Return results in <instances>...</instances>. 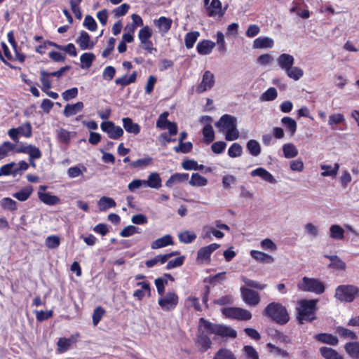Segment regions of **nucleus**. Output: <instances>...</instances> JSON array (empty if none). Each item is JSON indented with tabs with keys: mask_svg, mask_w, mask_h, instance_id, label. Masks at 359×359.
<instances>
[{
	"mask_svg": "<svg viewBox=\"0 0 359 359\" xmlns=\"http://www.w3.org/2000/svg\"><path fill=\"white\" fill-rule=\"evenodd\" d=\"M317 299H302L298 303V321L302 324L305 321H312L316 319V311L317 310Z\"/></svg>",
	"mask_w": 359,
	"mask_h": 359,
	"instance_id": "obj_1",
	"label": "nucleus"
},
{
	"mask_svg": "<svg viewBox=\"0 0 359 359\" xmlns=\"http://www.w3.org/2000/svg\"><path fill=\"white\" fill-rule=\"evenodd\" d=\"M200 327H203L211 334L220 336L222 337L236 338L237 332L235 330L232 329L230 326L214 324L204 318H200Z\"/></svg>",
	"mask_w": 359,
	"mask_h": 359,
	"instance_id": "obj_2",
	"label": "nucleus"
},
{
	"mask_svg": "<svg viewBox=\"0 0 359 359\" xmlns=\"http://www.w3.org/2000/svg\"><path fill=\"white\" fill-rule=\"evenodd\" d=\"M266 316L279 324H285L289 320L287 309L280 303L272 302L264 310Z\"/></svg>",
	"mask_w": 359,
	"mask_h": 359,
	"instance_id": "obj_3",
	"label": "nucleus"
},
{
	"mask_svg": "<svg viewBox=\"0 0 359 359\" xmlns=\"http://www.w3.org/2000/svg\"><path fill=\"white\" fill-rule=\"evenodd\" d=\"M358 297L359 287L354 285H340L335 289L334 297L339 302L351 303Z\"/></svg>",
	"mask_w": 359,
	"mask_h": 359,
	"instance_id": "obj_4",
	"label": "nucleus"
},
{
	"mask_svg": "<svg viewBox=\"0 0 359 359\" xmlns=\"http://www.w3.org/2000/svg\"><path fill=\"white\" fill-rule=\"evenodd\" d=\"M299 290L313 292L320 294L324 292L325 287L322 281L318 279L304 277L297 284Z\"/></svg>",
	"mask_w": 359,
	"mask_h": 359,
	"instance_id": "obj_5",
	"label": "nucleus"
},
{
	"mask_svg": "<svg viewBox=\"0 0 359 359\" xmlns=\"http://www.w3.org/2000/svg\"><path fill=\"white\" fill-rule=\"evenodd\" d=\"M222 313L227 318L239 320H248L252 318V313L248 310L239 307L224 308Z\"/></svg>",
	"mask_w": 359,
	"mask_h": 359,
	"instance_id": "obj_6",
	"label": "nucleus"
},
{
	"mask_svg": "<svg viewBox=\"0 0 359 359\" xmlns=\"http://www.w3.org/2000/svg\"><path fill=\"white\" fill-rule=\"evenodd\" d=\"M179 302V297L175 292H168L158 300V304L163 311L174 309Z\"/></svg>",
	"mask_w": 359,
	"mask_h": 359,
	"instance_id": "obj_7",
	"label": "nucleus"
},
{
	"mask_svg": "<svg viewBox=\"0 0 359 359\" xmlns=\"http://www.w3.org/2000/svg\"><path fill=\"white\" fill-rule=\"evenodd\" d=\"M152 36V30L149 26L143 27L138 33V38L140 41V46L151 53L153 50H156L154 48L153 43L150 40Z\"/></svg>",
	"mask_w": 359,
	"mask_h": 359,
	"instance_id": "obj_8",
	"label": "nucleus"
},
{
	"mask_svg": "<svg viewBox=\"0 0 359 359\" xmlns=\"http://www.w3.org/2000/svg\"><path fill=\"white\" fill-rule=\"evenodd\" d=\"M215 83L214 74L209 70L205 71L201 83L196 86V91L197 93H203L213 88Z\"/></svg>",
	"mask_w": 359,
	"mask_h": 359,
	"instance_id": "obj_9",
	"label": "nucleus"
},
{
	"mask_svg": "<svg viewBox=\"0 0 359 359\" xmlns=\"http://www.w3.org/2000/svg\"><path fill=\"white\" fill-rule=\"evenodd\" d=\"M220 245L212 243L200 248L197 252L196 261L199 264H208L210 261L212 253L217 250Z\"/></svg>",
	"mask_w": 359,
	"mask_h": 359,
	"instance_id": "obj_10",
	"label": "nucleus"
},
{
	"mask_svg": "<svg viewBox=\"0 0 359 359\" xmlns=\"http://www.w3.org/2000/svg\"><path fill=\"white\" fill-rule=\"evenodd\" d=\"M100 128L111 139L117 140L123 135V130L120 126H116L112 121L102 122Z\"/></svg>",
	"mask_w": 359,
	"mask_h": 359,
	"instance_id": "obj_11",
	"label": "nucleus"
},
{
	"mask_svg": "<svg viewBox=\"0 0 359 359\" xmlns=\"http://www.w3.org/2000/svg\"><path fill=\"white\" fill-rule=\"evenodd\" d=\"M241 294L243 302L249 306H257L260 302L259 294L257 292L247 287H241Z\"/></svg>",
	"mask_w": 359,
	"mask_h": 359,
	"instance_id": "obj_12",
	"label": "nucleus"
},
{
	"mask_svg": "<svg viewBox=\"0 0 359 359\" xmlns=\"http://www.w3.org/2000/svg\"><path fill=\"white\" fill-rule=\"evenodd\" d=\"M236 123L237 119L236 117L229 114H224L220 117L219 121H217L215 125L219 132L226 133Z\"/></svg>",
	"mask_w": 359,
	"mask_h": 359,
	"instance_id": "obj_13",
	"label": "nucleus"
},
{
	"mask_svg": "<svg viewBox=\"0 0 359 359\" xmlns=\"http://www.w3.org/2000/svg\"><path fill=\"white\" fill-rule=\"evenodd\" d=\"M76 43L83 50H92L95 46V42L91 40L90 35L86 31L81 32L79 36L76 39Z\"/></svg>",
	"mask_w": 359,
	"mask_h": 359,
	"instance_id": "obj_14",
	"label": "nucleus"
},
{
	"mask_svg": "<svg viewBox=\"0 0 359 359\" xmlns=\"http://www.w3.org/2000/svg\"><path fill=\"white\" fill-rule=\"evenodd\" d=\"M202 329L204 328L199 326L196 344L199 347L201 351L205 352L211 347L212 341L210 339L204 334Z\"/></svg>",
	"mask_w": 359,
	"mask_h": 359,
	"instance_id": "obj_15",
	"label": "nucleus"
},
{
	"mask_svg": "<svg viewBox=\"0 0 359 359\" xmlns=\"http://www.w3.org/2000/svg\"><path fill=\"white\" fill-rule=\"evenodd\" d=\"M279 67L285 72L294 64V57L288 53H282L276 59Z\"/></svg>",
	"mask_w": 359,
	"mask_h": 359,
	"instance_id": "obj_16",
	"label": "nucleus"
},
{
	"mask_svg": "<svg viewBox=\"0 0 359 359\" xmlns=\"http://www.w3.org/2000/svg\"><path fill=\"white\" fill-rule=\"evenodd\" d=\"M250 256L257 262L264 264H272L274 262V257L264 252L252 250L250 252Z\"/></svg>",
	"mask_w": 359,
	"mask_h": 359,
	"instance_id": "obj_17",
	"label": "nucleus"
},
{
	"mask_svg": "<svg viewBox=\"0 0 359 359\" xmlns=\"http://www.w3.org/2000/svg\"><path fill=\"white\" fill-rule=\"evenodd\" d=\"M79 334L72 335L69 338H60L57 341V351L60 353H63L69 350L71 346L77 341Z\"/></svg>",
	"mask_w": 359,
	"mask_h": 359,
	"instance_id": "obj_18",
	"label": "nucleus"
},
{
	"mask_svg": "<svg viewBox=\"0 0 359 359\" xmlns=\"http://www.w3.org/2000/svg\"><path fill=\"white\" fill-rule=\"evenodd\" d=\"M226 7L222 8L219 0H212L210 6H208V15L211 17H222L225 13Z\"/></svg>",
	"mask_w": 359,
	"mask_h": 359,
	"instance_id": "obj_19",
	"label": "nucleus"
},
{
	"mask_svg": "<svg viewBox=\"0 0 359 359\" xmlns=\"http://www.w3.org/2000/svg\"><path fill=\"white\" fill-rule=\"evenodd\" d=\"M177 254L178 252H173L165 255H158L154 257L153 259L147 260L145 262V264L148 268L154 267L158 264H165L171 257Z\"/></svg>",
	"mask_w": 359,
	"mask_h": 359,
	"instance_id": "obj_20",
	"label": "nucleus"
},
{
	"mask_svg": "<svg viewBox=\"0 0 359 359\" xmlns=\"http://www.w3.org/2000/svg\"><path fill=\"white\" fill-rule=\"evenodd\" d=\"M274 45L273 39L268 36H259L254 40L252 47L255 49L271 48Z\"/></svg>",
	"mask_w": 359,
	"mask_h": 359,
	"instance_id": "obj_21",
	"label": "nucleus"
},
{
	"mask_svg": "<svg viewBox=\"0 0 359 359\" xmlns=\"http://www.w3.org/2000/svg\"><path fill=\"white\" fill-rule=\"evenodd\" d=\"M250 175L252 177L259 176L263 180L271 184H276L277 182L273 175L263 168H258L252 170Z\"/></svg>",
	"mask_w": 359,
	"mask_h": 359,
	"instance_id": "obj_22",
	"label": "nucleus"
},
{
	"mask_svg": "<svg viewBox=\"0 0 359 359\" xmlns=\"http://www.w3.org/2000/svg\"><path fill=\"white\" fill-rule=\"evenodd\" d=\"M154 22L158 27L159 32L162 34H165L168 33L171 28L172 20L170 18L161 16L158 20H154Z\"/></svg>",
	"mask_w": 359,
	"mask_h": 359,
	"instance_id": "obj_23",
	"label": "nucleus"
},
{
	"mask_svg": "<svg viewBox=\"0 0 359 359\" xmlns=\"http://www.w3.org/2000/svg\"><path fill=\"white\" fill-rule=\"evenodd\" d=\"M144 186L151 189H158L162 186V180L158 172H151L147 180H144Z\"/></svg>",
	"mask_w": 359,
	"mask_h": 359,
	"instance_id": "obj_24",
	"label": "nucleus"
},
{
	"mask_svg": "<svg viewBox=\"0 0 359 359\" xmlns=\"http://www.w3.org/2000/svg\"><path fill=\"white\" fill-rule=\"evenodd\" d=\"M84 107L82 102H77L74 104H67L64 109L63 115L65 117H70L81 112Z\"/></svg>",
	"mask_w": 359,
	"mask_h": 359,
	"instance_id": "obj_25",
	"label": "nucleus"
},
{
	"mask_svg": "<svg viewBox=\"0 0 359 359\" xmlns=\"http://www.w3.org/2000/svg\"><path fill=\"white\" fill-rule=\"evenodd\" d=\"M173 245L172 237L170 234H166L161 238L154 241L151 244V249L156 250Z\"/></svg>",
	"mask_w": 359,
	"mask_h": 359,
	"instance_id": "obj_26",
	"label": "nucleus"
},
{
	"mask_svg": "<svg viewBox=\"0 0 359 359\" xmlns=\"http://www.w3.org/2000/svg\"><path fill=\"white\" fill-rule=\"evenodd\" d=\"M215 43L210 40H203L197 44L196 50L200 55H206L212 53Z\"/></svg>",
	"mask_w": 359,
	"mask_h": 359,
	"instance_id": "obj_27",
	"label": "nucleus"
},
{
	"mask_svg": "<svg viewBox=\"0 0 359 359\" xmlns=\"http://www.w3.org/2000/svg\"><path fill=\"white\" fill-rule=\"evenodd\" d=\"M38 197L41 201L48 205H54L60 203V199L57 196L51 195L45 191H38Z\"/></svg>",
	"mask_w": 359,
	"mask_h": 359,
	"instance_id": "obj_28",
	"label": "nucleus"
},
{
	"mask_svg": "<svg viewBox=\"0 0 359 359\" xmlns=\"http://www.w3.org/2000/svg\"><path fill=\"white\" fill-rule=\"evenodd\" d=\"M122 122L123 126L126 132L133 135H137L140 132V125L134 123L130 118H123Z\"/></svg>",
	"mask_w": 359,
	"mask_h": 359,
	"instance_id": "obj_29",
	"label": "nucleus"
},
{
	"mask_svg": "<svg viewBox=\"0 0 359 359\" xmlns=\"http://www.w3.org/2000/svg\"><path fill=\"white\" fill-rule=\"evenodd\" d=\"M137 286H140L141 289L137 290L133 293V297L138 300H141L145 295H150V285L148 282H139Z\"/></svg>",
	"mask_w": 359,
	"mask_h": 359,
	"instance_id": "obj_30",
	"label": "nucleus"
},
{
	"mask_svg": "<svg viewBox=\"0 0 359 359\" xmlns=\"http://www.w3.org/2000/svg\"><path fill=\"white\" fill-rule=\"evenodd\" d=\"M346 353L353 359H359V341L348 342L344 346Z\"/></svg>",
	"mask_w": 359,
	"mask_h": 359,
	"instance_id": "obj_31",
	"label": "nucleus"
},
{
	"mask_svg": "<svg viewBox=\"0 0 359 359\" xmlns=\"http://www.w3.org/2000/svg\"><path fill=\"white\" fill-rule=\"evenodd\" d=\"M116 205L115 201L107 196H102L97 201V207L101 212H105L109 208H114Z\"/></svg>",
	"mask_w": 359,
	"mask_h": 359,
	"instance_id": "obj_32",
	"label": "nucleus"
},
{
	"mask_svg": "<svg viewBox=\"0 0 359 359\" xmlns=\"http://www.w3.org/2000/svg\"><path fill=\"white\" fill-rule=\"evenodd\" d=\"M17 163L11 162L6 163L0 167V177L13 175L16 176L18 175Z\"/></svg>",
	"mask_w": 359,
	"mask_h": 359,
	"instance_id": "obj_33",
	"label": "nucleus"
},
{
	"mask_svg": "<svg viewBox=\"0 0 359 359\" xmlns=\"http://www.w3.org/2000/svg\"><path fill=\"white\" fill-rule=\"evenodd\" d=\"M314 338L322 343L333 346L337 345L339 342V340L336 336L327 333L316 334Z\"/></svg>",
	"mask_w": 359,
	"mask_h": 359,
	"instance_id": "obj_34",
	"label": "nucleus"
},
{
	"mask_svg": "<svg viewBox=\"0 0 359 359\" xmlns=\"http://www.w3.org/2000/svg\"><path fill=\"white\" fill-rule=\"evenodd\" d=\"M320 168L323 170L321 175L323 177H335L339 169V165L335 163L334 166L331 165H321Z\"/></svg>",
	"mask_w": 359,
	"mask_h": 359,
	"instance_id": "obj_35",
	"label": "nucleus"
},
{
	"mask_svg": "<svg viewBox=\"0 0 359 359\" xmlns=\"http://www.w3.org/2000/svg\"><path fill=\"white\" fill-rule=\"evenodd\" d=\"M304 233L311 240L316 239L318 237L320 231L318 227L313 223L308 222L304 226Z\"/></svg>",
	"mask_w": 359,
	"mask_h": 359,
	"instance_id": "obj_36",
	"label": "nucleus"
},
{
	"mask_svg": "<svg viewBox=\"0 0 359 359\" xmlns=\"http://www.w3.org/2000/svg\"><path fill=\"white\" fill-rule=\"evenodd\" d=\"M320 353L325 359H344L341 355L330 347H321Z\"/></svg>",
	"mask_w": 359,
	"mask_h": 359,
	"instance_id": "obj_37",
	"label": "nucleus"
},
{
	"mask_svg": "<svg viewBox=\"0 0 359 359\" xmlns=\"http://www.w3.org/2000/svg\"><path fill=\"white\" fill-rule=\"evenodd\" d=\"M32 192L33 188L32 186L29 185L23 187L19 191L13 194V196L20 201H25L29 198Z\"/></svg>",
	"mask_w": 359,
	"mask_h": 359,
	"instance_id": "obj_38",
	"label": "nucleus"
},
{
	"mask_svg": "<svg viewBox=\"0 0 359 359\" xmlns=\"http://www.w3.org/2000/svg\"><path fill=\"white\" fill-rule=\"evenodd\" d=\"M330 237L334 240H343L344 238V230L338 225L333 224L330 227Z\"/></svg>",
	"mask_w": 359,
	"mask_h": 359,
	"instance_id": "obj_39",
	"label": "nucleus"
},
{
	"mask_svg": "<svg viewBox=\"0 0 359 359\" xmlns=\"http://www.w3.org/2000/svg\"><path fill=\"white\" fill-rule=\"evenodd\" d=\"M281 123L285 126V129L290 133L291 135H294L296 133L297 125V122L289 116H284L281 119Z\"/></svg>",
	"mask_w": 359,
	"mask_h": 359,
	"instance_id": "obj_40",
	"label": "nucleus"
},
{
	"mask_svg": "<svg viewBox=\"0 0 359 359\" xmlns=\"http://www.w3.org/2000/svg\"><path fill=\"white\" fill-rule=\"evenodd\" d=\"M86 168L83 165H78L76 166L70 167L67 169V173L69 178L74 179L81 176L85 172H86Z\"/></svg>",
	"mask_w": 359,
	"mask_h": 359,
	"instance_id": "obj_41",
	"label": "nucleus"
},
{
	"mask_svg": "<svg viewBox=\"0 0 359 359\" xmlns=\"http://www.w3.org/2000/svg\"><path fill=\"white\" fill-rule=\"evenodd\" d=\"M95 59V55L93 53H84L80 56L81 67L82 69H88L91 67L93 62Z\"/></svg>",
	"mask_w": 359,
	"mask_h": 359,
	"instance_id": "obj_42",
	"label": "nucleus"
},
{
	"mask_svg": "<svg viewBox=\"0 0 359 359\" xmlns=\"http://www.w3.org/2000/svg\"><path fill=\"white\" fill-rule=\"evenodd\" d=\"M179 241L185 244L191 243L196 238V235L194 232L190 231H183L178 233Z\"/></svg>",
	"mask_w": 359,
	"mask_h": 359,
	"instance_id": "obj_43",
	"label": "nucleus"
},
{
	"mask_svg": "<svg viewBox=\"0 0 359 359\" xmlns=\"http://www.w3.org/2000/svg\"><path fill=\"white\" fill-rule=\"evenodd\" d=\"M50 76H51L50 73L46 72L45 70H41L40 72V81L42 83L41 90L43 91H46V90H50L52 87L51 81L50 79Z\"/></svg>",
	"mask_w": 359,
	"mask_h": 359,
	"instance_id": "obj_44",
	"label": "nucleus"
},
{
	"mask_svg": "<svg viewBox=\"0 0 359 359\" xmlns=\"http://www.w3.org/2000/svg\"><path fill=\"white\" fill-rule=\"evenodd\" d=\"M285 72L289 78L294 81L299 80L304 75V71L300 67H294L293 65L292 67L287 69Z\"/></svg>",
	"mask_w": 359,
	"mask_h": 359,
	"instance_id": "obj_45",
	"label": "nucleus"
},
{
	"mask_svg": "<svg viewBox=\"0 0 359 359\" xmlns=\"http://www.w3.org/2000/svg\"><path fill=\"white\" fill-rule=\"evenodd\" d=\"M284 156L287 158H294L298 155V150L292 143H287L283 146Z\"/></svg>",
	"mask_w": 359,
	"mask_h": 359,
	"instance_id": "obj_46",
	"label": "nucleus"
},
{
	"mask_svg": "<svg viewBox=\"0 0 359 359\" xmlns=\"http://www.w3.org/2000/svg\"><path fill=\"white\" fill-rule=\"evenodd\" d=\"M136 78H137V72H133V74L130 76H128L127 75H124L121 77L116 79L115 83L117 85H121L122 86H126L132 83H134L136 81Z\"/></svg>",
	"mask_w": 359,
	"mask_h": 359,
	"instance_id": "obj_47",
	"label": "nucleus"
},
{
	"mask_svg": "<svg viewBox=\"0 0 359 359\" xmlns=\"http://www.w3.org/2000/svg\"><path fill=\"white\" fill-rule=\"evenodd\" d=\"M247 149L253 156H257L261 153V147L259 143L255 140H250L247 143Z\"/></svg>",
	"mask_w": 359,
	"mask_h": 359,
	"instance_id": "obj_48",
	"label": "nucleus"
},
{
	"mask_svg": "<svg viewBox=\"0 0 359 359\" xmlns=\"http://www.w3.org/2000/svg\"><path fill=\"white\" fill-rule=\"evenodd\" d=\"M189 184L191 186L203 187L208 184V180L205 177L196 172L192 174Z\"/></svg>",
	"mask_w": 359,
	"mask_h": 359,
	"instance_id": "obj_49",
	"label": "nucleus"
},
{
	"mask_svg": "<svg viewBox=\"0 0 359 359\" xmlns=\"http://www.w3.org/2000/svg\"><path fill=\"white\" fill-rule=\"evenodd\" d=\"M72 136V133L64 128H60L57 130V139L60 142L69 144Z\"/></svg>",
	"mask_w": 359,
	"mask_h": 359,
	"instance_id": "obj_50",
	"label": "nucleus"
},
{
	"mask_svg": "<svg viewBox=\"0 0 359 359\" xmlns=\"http://www.w3.org/2000/svg\"><path fill=\"white\" fill-rule=\"evenodd\" d=\"M199 36L200 33L197 31L188 32L184 37V42L187 48H191Z\"/></svg>",
	"mask_w": 359,
	"mask_h": 359,
	"instance_id": "obj_51",
	"label": "nucleus"
},
{
	"mask_svg": "<svg viewBox=\"0 0 359 359\" xmlns=\"http://www.w3.org/2000/svg\"><path fill=\"white\" fill-rule=\"evenodd\" d=\"M345 121L344 116L342 114L337 113L329 116L328 125L332 129H335V126L343 123Z\"/></svg>",
	"mask_w": 359,
	"mask_h": 359,
	"instance_id": "obj_52",
	"label": "nucleus"
},
{
	"mask_svg": "<svg viewBox=\"0 0 359 359\" xmlns=\"http://www.w3.org/2000/svg\"><path fill=\"white\" fill-rule=\"evenodd\" d=\"M15 144L10 142H4L0 145V160L9 155L11 151H14Z\"/></svg>",
	"mask_w": 359,
	"mask_h": 359,
	"instance_id": "obj_53",
	"label": "nucleus"
},
{
	"mask_svg": "<svg viewBox=\"0 0 359 359\" xmlns=\"http://www.w3.org/2000/svg\"><path fill=\"white\" fill-rule=\"evenodd\" d=\"M203 136L204 141L209 144L215 140V132L210 124H206L203 129Z\"/></svg>",
	"mask_w": 359,
	"mask_h": 359,
	"instance_id": "obj_54",
	"label": "nucleus"
},
{
	"mask_svg": "<svg viewBox=\"0 0 359 359\" xmlns=\"http://www.w3.org/2000/svg\"><path fill=\"white\" fill-rule=\"evenodd\" d=\"M277 96L278 93L276 89L273 87H271L262 94L259 99L262 102L272 101L274 100Z\"/></svg>",
	"mask_w": 359,
	"mask_h": 359,
	"instance_id": "obj_55",
	"label": "nucleus"
},
{
	"mask_svg": "<svg viewBox=\"0 0 359 359\" xmlns=\"http://www.w3.org/2000/svg\"><path fill=\"white\" fill-rule=\"evenodd\" d=\"M213 359H236V357L231 350L222 348L215 353Z\"/></svg>",
	"mask_w": 359,
	"mask_h": 359,
	"instance_id": "obj_56",
	"label": "nucleus"
},
{
	"mask_svg": "<svg viewBox=\"0 0 359 359\" xmlns=\"http://www.w3.org/2000/svg\"><path fill=\"white\" fill-rule=\"evenodd\" d=\"M131 18L133 20V23L130 25H127L125 27L124 30H130L132 32H135L137 27L143 25V20L142 18L137 14H133L131 15Z\"/></svg>",
	"mask_w": 359,
	"mask_h": 359,
	"instance_id": "obj_57",
	"label": "nucleus"
},
{
	"mask_svg": "<svg viewBox=\"0 0 359 359\" xmlns=\"http://www.w3.org/2000/svg\"><path fill=\"white\" fill-rule=\"evenodd\" d=\"M0 205L4 208L11 211L17 210L16 202L11 198L6 197L1 200Z\"/></svg>",
	"mask_w": 359,
	"mask_h": 359,
	"instance_id": "obj_58",
	"label": "nucleus"
},
{
	"mask_svg": "<svg viewBox=\"0 0 359 359\" xmlns=\"http://www.w3.org/2000/svg\"><path fill=\"white\" fill-rule=\"evenodd\" d=\"M266 346H267V348H269V351L270 352V353H271L276 356H280L282 358H286L288 356V353L286 351H285L278 346H276L275 345H273L271 343H268Z\"/></svg>",
	"mask_w": 359,
	"mask_h": 359,
	"instance_id": "obj_59",
	"label": "nucleus"
},
{
	"mask_svg": "<svg viewBox=\"0 0 359 359\" xmlns=\"http://www.w3.org/2000/svg\"><path fill=\"white\" fill-rule=\"evenodd\" d=\"M60 244V238L58 236H49L46 238L45 245L49 249H55Z\"/></svg>",
	"mask_w": 359,
	"mask_h": 359,
	"instance_id": "obj_60",
	"label": "nucleus"
},
{
	"mask_svg": "<svg viewBox=\"0 0 359 359\" xmlns=\"http://www.w3.org/2000/svg\"><path fill=\"white\" fill-rule=\"evenodd\" d=\"M260 247L266 251L275 252L277 250L276 244L270 238L263 239L260 242Z\"/></svg>",
	"mask_w": 359,
	"mask_h": 359,
	"instance_id": "obj_61",
	"label": "nucleus"
},
{
	"mask_svg": "<svg viewBox=\"0 0 359 359\" xmlns=\"http://www.w3.org/2000/svg\"><path fill=\"white\" fill-rule=\"evenodd\" d=\"M242 153L243 148L238 143H233L228 150V154L231 158L239 157Z\"/></svg>",
	"mask_w": 359,
	"mask_h": 359,
	"instance_id": "obj_62",
	"label": "nucleus"
},
{
	"mask_svg": "<svg viewBox=\"0 0 359 359\" xmlns=\"http://www.w3.org/2000/svg\"><path fill=\"white\" fill-rule=\"evenodd\" d=\"M337 332L340 336H341L344 338H347V339H356L358 337L356 334L354 332H353L352 330H351L349 329L342 327H338L337 328Z\"/></svg>",
	"mask_w": 359,
	"mask_h": 359,
	"instance_id": "obj_63",
	"label": "nucleus"
},
{
	"mask_svg": "<svg viewBox=\"0 0 359 359\" xmlns=\"http://www.w3.org/2000/svg\"><path fill=\"white\" fill-rule=\"evenodd\" d=\"M18 133L21 136L30 137L32 136V126L29 123H25L17 128Z\"/></svg>",
	"mask_w": 359,
	"mask_h": 359,
	"instance_id": "obj_64",
	"label": "nucleus"
}]
</instances>
